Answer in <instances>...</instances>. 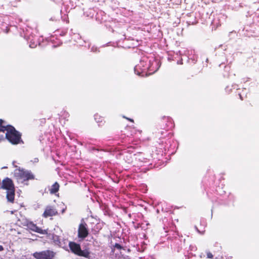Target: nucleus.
<instances>
[{"label": "nucleus", "instance_id": "obj_20", "mask_svg": "<svg viewBox=\"0 0 259 259\" xmlns=\"http://www.w3.org/2000/svg\"><path fill=\"white\" fill-rule=\"evenodd\" d=\"M239 96H240V99L242 100L243 99H242V96H241V95L240 94V95H239Z\"/></svg>", "mask_w": 259, "mask_h": 259}, {"label": "nucleus", "instance_id": "obj_10", "mask_svg": "<svg viewBox=\"0 0 259 259\" xmlns=\"http://www.w3.org/2000/svg\"><path fill=\"white\" fill-rule=\"evenodd\" d=\"M60 188V185L58 182H55L49 190L51 194H55L58 192Z\"/></svg>", "mask_w": 259, "mask_h": 259}, {"label": "nucleus", "instance_id": "obj_12", "mask_svg": "<svg viewBox=\"0 0 259 259\" xmlns=\"http://www.w3.org/2000/svg\"><path fill=\"white\" fill-rule=\"evenodd\" d=\"M60 116H64L65 118H67L69 116V114L67 112H66V111H64V110H62L61 113H60V114H59Z\"/></svg>", "mask_w": 259, "mask_h": 259}, {"label": "nucleus", "instance_id": "obj_9", "mask_svg": "<svg viewBox=\"0 0 259 259\" xmlns=\"http://www.w3.org/2000/svg\"><path fill=\"white\" fill-rule=\"evenodd\" d=\"M160 125L162 128L168 130L169 128L172 127L173 123L171 119L168 117H165L161 120Z\"/></svg>", "mask_w": 259, "mask_h": 259}, {"label": "nucleus", "instance_id": "obj_3", "mask_svg": "<svg viewBox=\"0 0 259 259\" xmlns=\"http://www.w3.org/2000/svg\"><path fill=\"white\" fill-rule=\"evenodd\" d=\"M71 251L75 255L83 256L88 258H90V252L88 249L81 250L79 244L71 241L68 244Z\"/></svg>", "mask_w": 259, "mask_h": 259}, {"label": "nucleus", "instance_id": "obj_8", "mask_svg": "<svg viewBox=\"0 0 259 259\" xmlns=\"http://www.w3.org/2000/svg\"><path fill=\"white\" fill-rule=\"evenodd\" d=\"M58 214V212L53 206L48 205L45 208V211L42 213V217L47 218L50 217H54Z\"/></svg>", "mask_w": 259, "mask_h": 259}, {"label": "nucleus", "instance_id": "obj_11", "mask_svg": "<svg viewBox=\"0 0 259 259\" xmlns=\"http://www.w3.org/2000/svg\"><path fill=\"white\" fill-rule=\"evenodd\" d=\"M9 125L6 124L4 120L0 119V132H5L8 128Z\"/></svg>", "mask_w": 259, "mask_h": 259}, {"label": "nucleus", "instance_id": "obj_15", "mask_svg": "<svg viewBox=\"0 0 259 259\" xmlns=\"http://www.w3.org/2000/svg\"><path fill=\"white\" fill-rule=\"evenodd\" d=\"M206 255H207V258H209L212 259L213 257V254L209 251L207 252Z\"/></svg>", "mask_w": 259, "mask_h": 259}, {"label": "nucleus", "instance_id": "obj_4", "mask_svg": "<svg viewBox=\"0 0 259 259\" xmlns=\"http://www.w3.org/2000/svg\"><path fill=\"white\" fill-rule=\"evenodd\" d=\"M15 176L20 179L24 181H28L34 179V176L31 172L25 170L23 169H16L15 172Z\"/></svg>", "mask_w": 259, "mask_h": 259}, {"label": "nucleus", "instance_id": "obj_5", "mask_svg": "<svg viewBox=\"0 0 259 259\" xmlns=\"http://www.w3.org/2000/svg\"><path fill=\"white\" fill-rule=\"evenodd\" d=\"M55 253L50 250H46L40 252H35L33 256L36 259H53Z\"/></svg>", "mask_w": 259, "mask_h": 259}, {"label": "nucleus", "instance_id": "obj_17", "mask_svg": "<svg viewBox=\"0 0 259 259\" xmlns=\"http://www.w3.org/2000/svg\"><path fill=\"white\" fill-rule=\"evenodd\" d=\"M128 120L132 122H134V120L133 119H131V118H126Z\"/></svg>", "mask_w": 259, "mask_h": 259}, {"label": "nucleus", "instance_id": "obj_16", "mask_svg": "<svg viewBox=\"0 0 259 259\" xmlns=\"http://www.w3.org/2000/svg\"><path fill=\"white\" fill-rule=\"evenodd\" d=\"M114 247L118 249H121L122 248V247L118 243H115L114 245Z\"/></svg>", "mask_w": 259, "mask_h": 259}, {"label": "nucleus", "instance_id": "obj_13", "mask_svg": "<svg viewBox=\"0 0 259 259\" xmlns=\"http://www.w3.org/2000/svg\"><path fill=\"white\" fill-rule=\"evenodd\" d=\"M39 124L41 125V126H42L44 125H45L46 123V119L45 118H41L39 119Z\"/></svg>", "mask_w": 259, "mask_h": 259}, {"label": "nucleus", "instance_id": "obj_14", "mask_svg": "<svg viewBox=\"0 0 259 259\" xmlns=\"http://www.w3.org/2000/svg\"><path fill=\"white\" fill-rule=\"evenodd\" d=\"M100 229H98V228H92V232L94 234H97L99 232Z\"/></svg>", "mask_w": 259, "mask_h": 259}, {"label": "nucleus", "instance_id": "obj_1", "mask_svg": "<svg viewBox=\"0 0 259 259\" xmlns=\"http://www.w3.org/2000/svg\"><path fill=\"white\" fill-rule=\"evenodd\" d=\"M1 188L7 190L6 198L7 201L11 203L14 202L15 196V189L14 183L12 179L6 178L2 182Z\"/></svg>", "mask_w": 259, "mask_h": 259}, {"label": "nucleus", "instance_id": "obj_2", "mask_svg": "<svg viewBox=\"0 0 259 259\" xmlns=\"http://www.w3.org/2000/svg\"><path fill=\"white\" fill-rule=\"evenodd\" d=\"M6 131V138L11 143L16 145L20 142L21 134L13 126L9 125Z\"/></svg>", "mask_w": 259, "mask_h": 259}, {"label": "nucleus", "instance_id": "obj_7", "mask_svg": "<svg viewBox=\"0 0 259 259\" xmlns=\"http://www.w3.org/2000/svg\"><path fill=\"white\" fill-rule=\"evenodd\" d=\"M89 232L87 224L84 222H81L78 226L77 236L78 238L85 239L89 235Z\"/></svg>", "mask_w": 259, "mask_h": 259}, {"label": "nucleus", "instance_id": "obj_6", "mask_svg": "<svg viewBox=\"0 0 259 259\" xmlns=\"http://www.w3.org/2000/svg\"><path fill=\"white\" fill-rule=\"evenodd\" d=\"M27 228L31 231L36 232L42 235H46L48 234V229H42L41 228L37 226L33 222L30 221H26L24 225Z\"/></svg>", "mask_w": 259, "mask_h": 259}, {"label": "nucleus", "instance_id": "obj_19", "mask_svg": "<svg viewBox=\"0 0 259 259\" xmlns=\"http://www.w3.org/2000/svg\"><path fill=\"white\" fill-rule=\"evenodd\" d=\"M2 139H3V136H2L0 138V141L2 140Z\"/></svg>", "mask_w": 259, "mask_h": 259}, {"label": "nucleus", "instance_id": "obj_18", "mask_svg": "<svg viewBox=\"0 0 259 259\" xmlns=\"http://www.w3.org/2000/svg\"><path fill=\"white\" fill-rule=\"evenodd\" d=\"M4 250V247L2 245H0V251H2Z\"/></svg>", "mask_w": 259, "mask_h": 259}]
</instances>
